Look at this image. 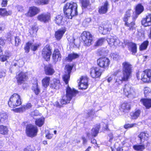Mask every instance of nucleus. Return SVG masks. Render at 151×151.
<instances>
[{
	"instance_id": "obj_27",
	"label": "nucleus",
	"mask_w": 151,
	"mask_h": 151,
	"mask_svg": "<svg viewBox=\"0 0 151 151\" xmlns=\"http://www.w3.org/2000/svg\"><path fill=\"white\" fill-rule=\"evenodd\" d=\"M111 25L110 22H105L103 25V32L106 33L109 31L111 29Z\"/></svg>"
},
{
	"instance_id": "obj_15",
	"label": "nucleus",
	"mask_w": 151,
	"mask_h": 151,
	"mask_svg": "<svg viewBox=\"0 0 151 151\" xmlns=\"http://www.w3.org/2000/svg\"><path fill=\"white\" fill-rule=\"evenodd\" d=\"M88 79L87 77H82L80 79L79 84V88L85 89L88 86Z\"/></svg>"
},
{
	"instance_id": "obj_61",
	"label": "nucleus",
	"mask_w": 151,
	"mask_h": 151,
	"mask_svg": "<svg viewBox=\"0 0 151 151\" xmlns=\"http://www.w3.org/2000/svg\"><path fill=\"white\" fill-rule=\"evenodd\" d=\"M83 142V144H85L86 143L87 141L86 138L84 137H82V138Z\"/></svg>"
},
{
	"instance_id": "obj_52",
	"label": "nucleus",
	"mask_w": 151,
	"mask_h": 151,
	"mask_svg": "<svg viewBox=\"0 0 151 151\" xmlns=\"http://www.w3.org/2000/svg\"><path fill=\"white\" fill-rule=\"evenodd\" d=\"M104 40L105 39L104 38H101L99 39L96 42V46H99L101 45L104 42Z\"/></svg>"
},
{
	"instance_id": "obj_2",
	"label": "nucleus",
	"mask_w": 151,
	"mask_h": 151,
	"mask_svg": "<svg viewBox=\"0 0 151 151\" xmlns=\"http://www.w3.org/2000/svg\"><path fill=\"white\" fill-rule=\"evenodd\" d=\"M77 5L74 2L67 3L63 7L64 14L68 19H71L73 17L78 14Z\"/></svg>"
},
{
	"instance_id": "obj_64",
	"label": "nucleus",
	"mask_w": 151,
	"mask_h": 151,
	"mask_svg": "<svg viewBox=\"0 0 151 151\" xmlns=\"http://www.w3.org/2000/svg\"><path fill=\"white\" fill-rule=\"evenodd\" d=\"M24 151H34V150L30 148L29 147H27L24 149Z\"/></svg>"
},
{
	"instance_id": "obj_45",
	"label": "nucleus",
	"mask_w": 151,
	"mask_h": 151,
	"mask_svg": "<svg viewBox=\"0 0 151 151\" xmlns=\"http://www.w3.org/2000/svg\"><path fill=\"white\" fill-rule=\"evenodd\" d=\"M142 24L145 27L150 26L151 25L150 22L148 21L146 18L143 19L141 21Z\"/></svg>"
},
{
	"instance_id": "obj_21",
	"label": "nucleus",
	"mask_w": 151,
	"mask_h": 151,
	"mask_svg": "<svg viewBox=\"0 0 151 151\" xmlns=\"http://www.w3.org/2000/svg\"><path fill=\"white\" fill-rule=\"evenodd\" d=\"M144 10V8L143 6L140 4H138L136 7V14L133 17V19H135L137 18L138 15L141 14Z\"/></svg>"
},
{
	"instance_id": "obj_6",
	"label": "nucleus",
	"mask_w": 151,
	"mask_h": 151,
	"mask_svg": "<svg viewBox=\"0 0 151 151\" xmlns=\"http://www.w3.org/2000/svg\"><path fill=\"white\" fill-rule=\"evenodd\" d=\"M141 73H137V77L138 80L141 79L144 82H147L149 81H151V70H147L143 71L141 73L140 77L139 75Z\"/></svg>"
},
{
	"instance_id": "obj_55",
	"label": "nucleus",
	"mask_w": 151,
	"mask_h": 151,
	"mask_svg": "<svg viewBox=\"0 0 151 151\" xmlns=\"http://www.w3.org/2000/svg\"><path fill=\"white\" fill-rule=\"evenodd\" d=\"M19 67H21L24 64V61L22 60H19V61H17Z\"/></svg>"
},
{
	"instance_id": "obj_14",
	"label": "nucleus",
	"mask_w": 151,
	"mask_h": 151,
	"mask_svg": "<svg viewBox=\"0 0 151 151\" xmlns=\"http://www.w3.org/2000/svg\"><path fill=\"white\" fill-rule=\"evenodd\" d=\"M40 11V9L35 6H32L29 8L28 12L25 15L27 16L31 17L37 14Z\"/></svg>"
},
{
	"instance_id": "obj_26",
	"label": "nucleus",
	"mask_w": 151,
	"mask_h": 151,
	"mask_svg": "<svg viewBox=\"0 0 151 151\" xmlns=\"http://www.w3.org/2000/svg\"><path fill=\"white\" fill-rule=\"evenodd\" d=\"M32 106L31 104L30 103H28L26 105H24L22 106V107L16 109H15V111L17 112H22L26 109H30Z\"/></svg>"
},
{
	"instance_id": "obj_42",
	"label": "nucleus",
	"mask_w": 151,
	"mask_h": 151,
	"mask_svg": "<svg viewBox=\"0 0 151 151\" xmlns=\"http://www.w3.org/2000/svg\"><path fill=\"white\" fill-rule=\"evenodd\" d=\"M80 1L83 8H86L90 5L89 0H80Z\"/></svg>"
},
{
	"instance_id": "obj_8",
	"label": "nucleus",
	"mask_w": 151,
	"mask_h": 151,
	"mask_svg": "<svg viewBox=\"0 0 151 151\" xmlns=\"http://www.w3.org/2000/svg\"><path fill=\"white\" fill-rule=\"evenodd\" d=\"M82 39L87 45H90L92 41V36L88 32L84 31L81 35Z\"/></svg>"
},
{
	"instance_id": "obj_22",
	"label": "nucleus",
	"mask_w": 151,
	"mask_h": 151,
	"mask_svg": "<svg viewBox=\"0 0 151 151\" xmlns=\"http://www.w3.org/2000/svg\"><path fill=\"white\" fill-rule=\"evenodd\" d=\"M52 57L55 63L60 60L61 56L60 52L58 49H56L55 50Z\"/></svg>"
},
{
	"instance_id": "obj_31",
	"label": "nucleus",
	"mask_w": 151,
	"mask_h": 151,
	"mask_svg": "<svg viewBox=\"0 0 151 151\" xmlns=\"http://www.w3.org/2000/svg\"><path fill=\"white\" fill-rule=\"evenodd\" d=\"M8 116L6 112L4 111L0 112V123H4L7 120Z\"/></svg>"
},
{
	"instance_id": "obj_62",
	"label": "nucleus",
	"mask_w": 151,
	"mask_h": 151,
	"mask_svg": "<svg viewBox=\"0 0 151 151\" xmlns=\"http://www.w3.org/2000/svg\"><path fill=\"white\" fill-rule=\"evenodd\" d=\"M5 56H6L8 58L11 55L9 52V51H6L5 52Z\"/></svg>"
},
{
	"instance_id": "obj_20",
	"label": "nucleus",
	"mask_w": 151,
	"mask_h": 151,
	"mask_svg": "<svg viewBox=\"0 0 151 151\" xmlns=\"http://www.w3.org/2000/svg\"><path fill=\"white\" fill-rule=\"evenodd\" d=\"M60 81L54 78L53 79V81L50 83V87L52 89H58L60 88Z\"/></svg>"
},
{
	"instance_id": "obj_44",
	"label": "nucleus",
	"mask_w": 151,
	"mask_h": 151,
	"mask_svg": "<svg viewBox=\"0 0 151 151\" xmlns=\"http://www.w3.org/2000/svg\"><path fill=\"white\" fill-rule=\"evenodd\" d=\"M49 0H35V2L37 4L43 5L47 4Z\"/></svg>"
},
{
	"instance_id": "obj_63",
	"label": "nucleus",
	"mask_w": 151,
	"mask_h": 151,
	"mask_svg": "<svg viewBox=\"0 0 151 151\" xmlns=\"http://www.w3.org/2000/svg\"><path fill=\"white\" fill-rule=\"evenodd\" d=\"M17 9L19 12H22L23 10V7L21 6H17Z\"/></svg>"
},
{
	"instance_id": "obj_24",
	"label": "nucleus",
	"mask_w": 151,
	"mask_h": 151,
	"mask_svg": "<svg viewBox=\"0 0 151 151\" xmlns=\"http://www.w3.org/2000/svg\"><path fill=\"white\" fill-rule=\"evenodd\" d=\"M45 74L47 75H52L55 72V70L53 68L52 65H49L45 67Z\"/></svg>"
},
{
	"instance_id": "obj_29",
	"label": "nucleus",
	"mask_w": 151,
	"mask_h": 151,
	"mask_svg": "<svg viewBox=\"0 0 151 151\" xmlns=\"http://www.w3.org/2000/svg\"><path fill=\"white\" fill-rule=\"evenodd\" d=\"M140 101L147 109L151 107V99H142Z\"/></svg>"
},
{
	"instance_id": "obj_11",
	"label": "nucleus",
	"mask_w": 151,
	"mask_h": 151,
	"mask_svg": "<svg viewBox=\"0 0 151 151\" xmlns=\"http://www.w3.org/2000/svg\"><path fill=\"white\" fill-rule=\"evenodd\" d=\"M51 54V47L49 45H47L44 47L42 50V57L46 60L48 61L50 59Z\"/></svg>"
},
{
	"instance_id": "obj_51",
	"label": "nucleus",
	"mask_w": 151,
	"mask_h": 151,
	"mask_svg": "<svg viewBox=\"0 0 151 151\" xmlns=\"http://www.w3.org/2000/svg\"><path fill=\"white\" fill-rule=\"evenodd\" d=\"M21 40L18 37H15V45L17 46L21 43Z\"/></svg>"
},
{
	"instance_id": "obj_25",
	"label": "nucleus",
	"mask_w": 151,
	"mask_h": 151,
	"mask_svg": "<svg viewBox=\"0 0 151 151\" xmlns=\"http://www.w3.org/2000/svg\"><path fill=\"white\" fill-rule=\"evenodd\" d=\"M129 50L131 51L133 55H135L137 52V45L136 44L132 42H129L128 43Z\"/></svg>"
},
{
	"instance_id": "obj_16",
	"label": "nucleus",
	"mask_w": 151,
	"mask_h": 151,
	"mask_svg": "<svg viewBox=\"0 0 151 151\" xmlns=\"http://www.w3.org/2000/svg\"><path fill=\"white\" fill-rule=\"evenodd\" d=\"M38 19L41 22L46 23L49 21L50 18V14L49 13H43L38 15Z\"/></svg>"
},
{
	"instance_id": "obj_34",
	"label": "nucleus",
	"mask_w": 151,
	"mask_h": 151,
	"mask_svg": "<svg viewBox=\"0 0 151 151\" xmlns=\"http://www.w3.org/2000/svg\"><path fill=\"white\" fill-rule=\"evenodd\" d=\"M133 148L137 151H143L145 149V145L144 144L136 145L133 146Z\"/></svg>"
},
{
	"instance_id": "obj_46",
	"label": "nucleus",
	"mask_w": 151,
	"mask_h": 151,
	"mask_svg": "<svg viewBox=\"0 0 151 151\" xmlns=\"http://www.w3.org/2000/svg\"><path fill=\"white\" fill-rule=\"evenodd\" d=\"M32 45V43L29 42L26 43L25 47H24V49L25 50V52L28 53L29 52L30 48L31 47Z\"/></svg>"
},
{
	"instance_id": "obj_56",
	"label": "nucleus",
	"mask_w": 151,
	"mask_h": 151,
	"mask_svg": "<svg viewBox=\"0 0 151 151\" xmlns=\"http://www.w3.org/2000/svg\"><path fill=\"white\" fill-rule=\"evenodd\" d=\"M7 58L5 55H3L0 57V60L2 62H4L6 61L7 59Z\"/></svg>"
},
{
	"instance_id": "obj_39",
	"label": "nucleus",
	"mask_w": 151,
	"mask_h": 151,
	"mask_svg": "<svg viewBox=\"0 0 151 151\" xmlns=\"http://www.w3.org/2000/svg\"><path fill=\"white\" fill-rule=\"evenodd\" d=\"M45 119L44 118H40L36 119L35 123L36 125L39 127H41L44 122Z\"/></svg>"
},
{
	"instance_id": "obj_18",
	"label": "nucleus",
	"mask_w": 151,
	"mask_h": 151,
	"mask_svg": "<svg viewBox=\"0 0 151 151\" xmlns=\"http://www.w3.org/2000/svg\"><path fill=\"white\" fill-rule=\"evenodd\" d=\"M27 76L25 73H21L18 74L16 76L17 83L18 85H21L26 81Z\"/></svg>"
},
{
	"instance_id": "obj_32",
	"label": "nucleus",
	"mask_w": 151,
	"mask_h": 151,
	"mask_svg": "<svg viewBox=\"0 0 151 151\" xmlns=\"http://www.w3.org/2000/svg\"><path fill=\"white\" fill-rule=\"evenodd\" d=\"M63 17L60 15H58L55 17V22L58 25H63L64 24L63 21Z\"/></svg>"
},
{
	"instance_id": "obj_28",
	"label": "nucleus",
	"mask_w": 151,
	"mask_h": 151,
	"mask_svg": "<svg viewBox=\"0 0 151 151\" xmlns=\"http://www.w3.org/2000/svg\"><path fill=\"white\" fill-rule=\"evenodd\" d=\"M65 30L64 29H59L56 31L55 34V36L58 40H60L64 34Z\"/></svg>"
},
{
	"instance_id": "obj_54",
	"label": "nucleus",
	"mask_w": 151,
	"mask_h": 151,
	"mask_svg": "<svg viewBox=\"0 0 151 151\" xmlns=\"http://www.w3.org/2000/svg\"><path fill=\"white\" fill-rule=\"evenodd\" d=\"M68 40L70 42V43H72V44L73 43L75 45V43L74 42L75 39L73 37H70V38Z\"/></svg>"
},
{
	"instance_id": "obj_35",
	"label": "nucleus",
	"mask_w": 151,
	"mask_h": 151,
	"mask_svg": "<svg viewBox=\"0 0 151 151\" xmlns=\"http://www.w3.org/2000/svg\"><path fill=\"white\" fill-rule=\"evenodd\" d=\"M50 81V77H45L42 81V86L45 88H46L49 85Z\"/></svg>"
},
{
	"instance_id": "obj_19",
	"label": "nucleus",
	"mask_w": 151,
	"mask_h": 151,
	"mask_svg": "<svg viewBox=\"0 0 151 151\" xmlns=\"http://www.w3.org/2000/svg\"><path fill=\"white\" fill-rule=\"evenodd\" d=\"M100 128V126L98 125L95 128H93L91 132V133L89 132H86V135L87 137L88 138H90L92 137H96L99 133V129Z\"/></svg>"
},
{
	"instance_id": "obj_37",
	"label": "nucleus",
	"mask_w": 151,
	"mask_h": 151,
	"mask_svg": "<svg viewBox=\"0 0 151 151\" xmlns=\"http://www.w3.org/2000/svg\"><path fill=\"white\" fill-rule=\"evenodd\" d=\"M11 14L12 12L10 11H7L5 9H0V16H8Z\"/></svg>"
},
{
	"instance_id": "obj_58",
	"label": "nucleus",
	"mask_w": 151,
	"mask_h": 151,
	"mask_svg": "<svg viewBox=\"0 0 151 151\" xmlns=\"http://www.w3.org/2000/svg\"><path fill=\"white\" fill-rule=\"evenodd\" d=\"M95 113L94 111L92 109L90 111H89V112H88V115L89 117L91 116L92 115H93Z\"/></svg>"
},
{
	"instance_id": "obj_33",
	"label": "nucleus",
	"mask_w": 151,
	"mask_h": 151,
	"mask_svg": "<svg viewBox=\"0 0 151 151\" xmlns=\"http://www.w3.org/2000/svg\"><path fill=\"white\" fill-rule=\"evenodd\" d=\"M130 109V105L128 103H124L121 105V110L123 112H127Z\"/></svg>"
},
{
	"instance_id": "obj_36",
	"label": "nucleus",
	"mask_w": 151,
	"mask_h": 151,
	"mask_svg": "<svg viewBox=\"0 0 151 151\" xmlns=\"http://www.w3.org/2000/svg\"><path fill=\"white\" fill-rule=\"evenodd\" d=\"M32 89L36 95H38L39 94L40 92V89L38 85L37 82H36L35 84H33Z\"/></svg>"
},
{
	"instance_id": "obj_38",
	"label": "nucleus",
	"mask_w": 151,
	"mask_h": 151,
	"mask_svg": "<svg viewBox=\"0 0 151 151\" xmlns=\"http://www.w3.org/2000/svg\"><path fill=\"white\" fill-rule=\"evenodd\" d=\"M148 136V134L145 132H142L139 135L138 137L140 139L142 142L143 140L147 139Z\"/></svg>"
},
{
	"instance_id": "obj_4",
	"label": "nucleus",
	"mask_w": 151,
	"mask_h": 151,
	"mask_svg": "<svg viewBox=\"0 0 151 151\" xmlns=\"http://www.w3.org/2000/svg\"><path fill=\"white\" fill-rule=\"evenodd\" d=\"M132 11L131 10L127 11L123 18V21L125 22V25L128 27V29L132 31L135 29V23L134 21H133L130 23L128 21L131 18V16Z\"/></svg>"
},
{
	"instance_id": "obj_7",
	"label": "nucleus",
	"mask_w": 151,
	"mask_h": 151,
	"mask_svg": "<svg viewBox=\"0 0 151 151\" xmlns=\"http://www.w3.org/2000/svg\"><path fill=\"white\" fill-rule=\"evenodd\" d=\"M37 127L35 126L29 124L26 127V133L29 137L33 138L36 136L38 132Z\"/></svg>"
},
{
	"instance_id": "obj_41",
	"label": "nucleus",
	"mask_w": 151,
	"mask_h": 151,
	"mask_svg": "<svg viewBox=\"0 0 151 151\" xmlns=\"http://www.w3.org/2000/svg\"><path fill=\"white\" fill-rule=\"evenodd\" d=\"M8 129L6 127L3 125H0V134H6L8 132Z\"/></svg>"
},
{
	"instance_id": "obj_40",
	"label": "nucleus",
	"mask_w": 151,
	"mask_h": 151,
	"mask_svg": "<svg viewBox=\"0 0 151 151\" xmlns=\"http://www.w3.org/2000/svg\"><path fill=\"white\" fill-rule=\"evenodd\" d=\"M141 113V111L139 110H138L136 111L134 113H131L130 115L132 119H136L139 116Z\"/></svg>"
},
{
	"instance_id": "obj_17",
	"label": "nucleus",
	"mask_w": 151,
	"mask_h": 151,
	"mask_svg": "<svg viewBox=\"0 0 151 151\" xmlns=\"http://www.w3.org/2000/svg\"><path fill=\"white\" fill-rule=\"evenodd\" d=\"M101 73V70L99 68H92L91 69L90 74L93 78L99 77Z\"/></svg>"
},
{
	"instance_id": "obj_12",
	"label": "nucleus",
	"mask_w": 151,
	"mask_h": 151,
	"mask_svg": "<svg viewBox=\"0 0 151 151\" xmlns=\"http://www.w3.org/2000/svg\"><path fill=\"white\" fill-rule=\"evenodd\" d=\"M72 68V66L69 65H66L65 67L66 74L63 76V79L66 84H67L68 83Z\"/></svg>"
},
{
	"instance_id": "obj_10",
	"label": "nucleus",
	"mask_w": 151,
	"mask_h": 151,
	"mask_svg": "<svg viewBox=\"0 0 151 151\" xmlns=\"http://www.w3.org/2000/svg\"><path fill=\"white\" fill-rule=\"evenodd\" d=\"M97 63L100 67L105 69L108 67L110 63V60L106 57L101 58L97 60Z\"/></svg>"
},
{
	"instance_id": "obj_30",
	"label": "nucleus",
	"mask_w": 151,
	"mask_h": 151,
	"mask_svg": "<svg viewBox=\"0 0 151 151\" xmlns=\"http://www.w3.org/2000/svg\"><path fill=\"white\" fill-rule=\"evenodd\" d=\"M79 55L76 53H73L68 55V57L65 58V60L69 62L73 60L78 58Z\"/></svg>"
},
{
	"instance_id": "obj_48",
	"label": "nucleus",
	"mask_w": 151,
	"mask_h": 151,
	"mask_svg": "<svg viewBox=\"0 0 151 151\" xmlns=\"http://www.w3.org/2000/svg\"><path fill=\"white\" fill-rule=\"evenodd\" d=\"M40 45V44L39 43H35L33 45H32H32L31 46V49L33 51H36L38 47Z\"/></svg>"
},
{
	"instance_id": "obj_60",
	"label": "nucleus",
	"mask_w": 151,
	"mask_h": 151,
	"mask_svg": "<svg viewBox=\"0 0 151 151\" xmlns=\"http://www.w3.org/2000/svg\"><path fill=\"white\" fill-rule=\"evenodd\" d=\"M46 137L48 139H50L52 137V135L51 134L48 133L46 135Z\"/></svg>"
},
{
	"instance_id": "obj_50",
	"label": "nucleus",
	"mask_w": 151,
	"mask_h": 151,
	"mask_svg": "<svg viewBox=\"0 0 151 151\" xmlns=\"http://www.w3.org/2000/svg\"><path fill=\"white\" fill-rule=\"evenodd\" d=\"M136 125V124L135 123H133L132 124H125L124 126V127L126 129H127L129 128H132Z\"/></svg>"
},
{
	"instance_id": "obj_9",
	"label": "nucleus",
	"mask_w": 151,
	"mask_h": 151,
	"mask_svg": "<svg viewBox=\"0 0 151 151\" xmlns=\"http://www.w3.org/2000/svg\"><path fill=\"white\" fill-rule=\"evenodd\" d=\"M124 93L126 96H134L136 95L135 89L130 85L129 84L125 85L123 88Z\"/></svg>"
},
{
	"instance_id": "obj_1",
	"label": "nucleus",
	"mask_w": 151,
	"mask_h": 151,
	"mask_svg": "<svg viewBox=\"0 0 151 151\" xmlns=\"http://www.w3.org/2000/svg\"><path fill=\"white\" fill-rule=\"evenodd\" d=\"M122 75L119 76L116 79V83L123 81H127L131 76L132 65L128 62H124L122 64Z\"/></svg>"
},
{
	"instance_id": "obj_23",
	"label": "nucleus",
	"mask_w": 151,
	"mask_h": 151,
	"mask_svg": "<svg viewBox=\"0 0 151 151\" xmlns=\"http://www.w3.org/2000/svg\"><path fill=\"white\" fill-rule=\"evenodd\" d=\"M109 6V4L108 2L107 1H106L104 3L103 5L99 8V13L104 14L106 13L108 10Z\"/></svg>"
},
{
	"instance_id": "obj_47",
	"label": "nucleus",
	"mask_w": 151,
	"mask_h": 151,
	"mask_svg": "<svg viewBox=\"0 0 151 151\" xmlns=\"http://www.w3.org/2000/svg\"><path fill=\"white\" fill-rule=\"evenodd\" d=\"M110 56L112 58L115 60H118L120 58L119 56L116 53H111Z\"/></svg>"
},
{
	"instance_id": "obj_5",
	"label": "nucleus",
	"mask_w": 151,
	"mask_h": 151,
	"mask_svg": "<svg viewBox=\"0 0 151 151\" xmlns=\"http://www.w3.org/2000/svg\"><path fill=\"white\" fill-rule=\"evenodd\" d=\"M8 104L10 107L15 108L22 104L20 96L18 94L14 93L11 96Z\"/></svg>"
},
{
	"instance_id": "obj_59",
	"label": "nucleus",
	"mask_w": 151,
	"mask_h": 151,
	"mask_svg": "<svg viewBox=\"0 0 151 151\" xmlns=\"http://www.w3.org/2000/svg\"><path fill=\"white\" fill-rule=\"evenodd\" d=\"M7 0H3L1 3L2 6L3 7L6 6L7 4Z\"/></svg>"
},
{
	"instance_id": "obj_43",
	"label": "nucleus",
	"mask_w": 151,
	"mask_h": 151,
	"mask_svg": "<svg viewBox=\"0 0 151 151\" xmlns=\"http://www.w3.org/2000/svg\"><path fill=\"white\" fill-rule=\"evenodd\" d=\"M149 44V41L147 40L145 41L140 46L139 49L141 50H145Z\"/></svg>"
},
{
	"instance_id": "obj_13",
	"label": "nucleus",
	"mask_w": 151,
	"mask_h": 151,
	"mask_svg": "<svg viewBox=\"0 0 151 151\" xmlns=\"http://www.w3.org/2000/svg\"><path fill=\"white\" fill-rule=\"evenodd\" d=\"M107 41L111 47H116L120 43V41L119 39L116 37L111 36L108 37L107 39Z\"/></svg>"
},
{
	"instance_id": "obj_57",
	"label": "nucleus",
	"mask_w": 151,
	"mask_h": 151,
	"mask_svg": "<svg viewBox=\"0 0 151 151\" xmlns=\"http://www.w3.org/2000/svg\"><path fill=\"white\" fill-rule=\"evenodd\" d=\"M39 113L38 111L36 110L32 112L31 113V115L32 116H37L39 115Z\"/></svg>"
},
{
	"instance_id": "obj_3",
	"label": "nucleus",
	"mask_w": 151,
	"mask_h": 151,
	"mask_svg": "<svg viewBox=\"0 0 151 151\" xmlns=\"http://www.w3.org/2000/svg\"><path fill=\"white\" fill-rule=\"evenodd\" d=\"M66 94L63 96L60 101L62 104H64L69 103L73 97L76 96L77 91L74 89H72L68 86L66 88Z\"/></svg>"
},
{
	"instance_id": "obj_49",
	"label": "nucleus",
	"mask_w": 151,
	"mask_h": 151,
	"mask_svg": "<svg viewBox=\"0 0 151 151\" xmlns=\"http://www.w3.org/2000/svg\"><path fill=\"white\" fill-rule=\"evenodd\" d=\"M37 29L35 28H32V29L30 30L29 32L30 35L33 36H35Z\"/></svg>"
},
{
	"instance_id": "obj_53",
	"label": "nucleus",
	"mask_w": 151,
	"mask_h": 151,
	"mask_svg": "<svg viewBox=\"0 0 151 151\" xmlns=\"http://www.w3.org/2000/svg\"><path fill=\"white\" fill-rule=\"evenodd\" d=\"M144 93L145 96H147L149 93V88L147 87H145L144 89Z\"/></svg>"
}]
</instances>
